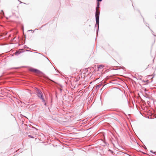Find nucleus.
<instances>
[{"label":"nucleus","mask_w":156,"mask_h":156,"mask_svg":"<svg viewBox=\"0 0 156 156\" xmlns=\"http://www.w3.org/2000/svg\"><path fill=\"white\" fill-rule=\"evenodd\" d=\"M22 6V5L21 4H19L17 6V9H19Z\"/></svg>","instance_id":"20e7f679"},{"label":"nucleus","mask_w":156,"mask_h":156,"mask_svg":"<svg viewBox=\"0 0 156 156\" xmlns=\"http://www.w3.org/2000/svg\"><path fill=\"white\" fill-rule=\"evenodd\" d=\"M28 136L30 137V138H34V137H33V136H31L30 135H29Z\"/></svg>","instance_id":"39448f33"},{"label":"nucleus","mask_w":156,"mask_h":156,"mask_svg":"<svg viewBox=\"0 0 156 156\" xmlns=\"http://www.w3.org/2000/svg\"><path fill=\"white\" fill-rule=\"evenodd\" d=\"M102 0H97L98 1V2H101L102 1Z\"/></svg>","instance_id":"423d86ee"},{"label":"nucleus","mask_w":156,"mask_h":156,"mask_svg":"<svg viewBox=\"0 0 156 156\" xmlns=\"http://www.w3.org/2000/svg\"><path fill=\"white\" fill-rule=\"evenodd\" d=\"M97 8H99V3H98V6Z\"/></svg>","instance_id":"0eeeda50"},{"label":"nucleus","mask_w":156,"mask_h":156,"mask_svg":"<svg viewBox=\"0 0 156 156\" xmlns=\"http://www.w3.org/2000/svg\"><path fill=\"white\" fill-rule=\"evenodd\" d=\"M29 70L37 74H39L41 73L40 71L39 70L32 68L29 69Z\"/></svg>","instance_id":"7ed1b4c3"},{"label":"nucleus","mask_w":156,"mask_h":156,"mask_svg":"<svg viewBox=\"0 0 156 156\" xmlns=\"http://www.w3.org/2000/svg\"><path fill=\"white\" fill-rule=\"evenodd\" d=\"M96 22L97 24H99V12L98 8H97L95 13Z\"/></svg>","instance_id":"f257e3e1"},{"label":"nucleus","mask_w":156,"mask_h":156,"mask_svg":"<svg viewBox=\"0 0 156 156\" xmlns=\"http://www.w3.org/2000/svg\"><path fill=\"white\" fill-rule=\"evenodd\" d=\"M37 96L40 98H41L43 102H44V100L43 97V95L41 92L38 90L37 92Z\"/></svg>","instance_id":"f03ea898"}]
</instances>
